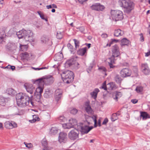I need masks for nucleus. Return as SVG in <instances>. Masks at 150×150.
<instances>
[{
  "label": "nucleus",
  "mask_w": 150,
  "mask_h": 150,
  "mask_svg": "<svg viewBox=\"0 0 150 150\" xmlns=\"http://www.w3.org/2000/svg\"><path fill=\"white\" fill-rule=\"evenodd\" d=\"M16 99L17 105L20 107H22L28 105L31 107L36 106L35 103L25 93H17L16 96Z\"/></svg>",
  "instance_id": "obj_1"
},
{
  "label": "nucleus",
  "mask_w": 150,
  "mask_h": 150,
  "mask_svg": "<svg viewBox=\"0 0 150 150\" xmlns=\"http://www.w3.org/2000/svg\"><path fill=\"white\" fill-rule=\"evenodd\" d=\"M16 35L19 39L24 38L25 41L30 42L34 41L33 38V33L30 30H22L17 32Z\"/></svg>",
  "instance_id": "obj_2"
},
{
  "label": "nucleus",
  "mask_w": 150,
  "mask_h": 150,
  "mask_svg": "<svg viewBox=\"0 0 150 150\" xmlns=\"http://www.w3.org/2000/svg\"><path fill=\"white\" fill-rule=\"evenodd\" d=\"M118 3L120 6L123 8L125 13H129L133 8V3L129 0H119Z\"/></svg>",
  "instance_id": "obj_3"
},
{
  "label": "nucleus",
  "mask_w": 150,
  "mask_h": 150,
  "mask_svg": "<svg viewBox=\"0 0 150 150\" xmlns=\"http://www.w3.org/2000/svg\"><path fill=\"white\" fill-rule=\"evenodd\" d=\"M62 76L64 83L69 84L73 81L74 74L73 72L68 70L64 72Z\"/></svg>",
  "instance_id": "obj_4"
},
{
  "label": "nucleus",
  "mask_w": 150,
  "mask_h": 150,
  "mask_svg": "<svg viewBox=\"0 0 150 150\" xmlns=\"http://www.w3.org/2000/svg\"><path fill=\"white\" fill-rule=\"evenodd\" d=\"M111 17L113 20L117 21L121 20L123 18L122 12L119 10H111Z\"/></svg>",
  "instance_id": "obj_5"
},
{
  "label": "nucleus",
  "mask_w": 150,
  "mask_h": 150,
  "mask_svg": "<svg viewBox=\"0 0 150 150\" xmlns=\"http://www.w3.org/2000/svg\"><path fill=\"white\" fill-rule=\"evenodd\" d=\"M93 128V127H89L88 126H83V124L81 123H79L77 125V129L80 131L82 133H87Z\"/></svg>",
  "instance_id": "obj_6"
},
{
  "label": "nucleus",
  "mask_w": 150,
  "mask_h": 150,
  "mask_svg": "<svg viewBox=\"0 0 150 150\" xmlns=\"http://www.w3.org/2000/svg\"><path fill=\"white\" fill-rule=\"evenodd\" d=\"M79 131L77 129L71 131L68 134L69 138L71 140H75L79 137Z\"/></svg>",
  "instance_id": "obj_7"
},
{
  "label": "nucleus",
  "mask_w": 150,
  "mask_h": 150,
  "mask_svg": "<svg viewBox=\"0 0 150 150\" xmlns=\"http://www.w3.org/2000/svg\"><path fill=\"white\" fill-rule=\"evenodd\" d=\"M54 81V79L51 76L47 77L44 79H40L36 80V81L39 82L40 83L51 84L53 83Z\"/></svg>",
  "instance_id": "obj_8"
},
{
  "label": "nucleus",
  "mask_w": 150,
  "mask_h": 150,
  "mask_svg": "<svg viewBox=\"0 0 150 150\" xmlns=\"http://www.w3.org/2000/svg\"><path fill=\"white\" fill-rule=\"evenodd\" d=\"M111 52L112 55L111 57H113V59H115V57H118L120 54L119 48L117 45L112 46Z\"/></svg>",
  "instance_id": "obj_9"
},
{
  "label": "nucleus",
  "mask_w": 150,
  "mask_h": 150,
  "mask_svg": "<svg viewBox=\"0 0 150 150\" xmlns=\"http://www.w3.org/2000/svg\"><path fill=\"white\" fill-rule=\"evenodd\" d=\"M90 8L92 10L97 11H102L105 8V7L103 5H101L99 3H96L92 5L91 6Z\"/></svg>",
  "instance_id": "obj_10"
},
{
  "label": "nucleus",
  "mask_w": 150,
  "mask_h": 150,
  "mask_svg": "<svg viewBox=\"0 0 150 150\" xmlns=\"http://www.w3.org/2000/svg\"><path fill=\"white\" fill-rule=\"evenodd\" d=\"M5 127L8 129H12L17 127V124L13 121H7L4 123Z\"/></svg>",
  "instance_id": "obj_11"
},
{
  "label": "nucleus",
  "mask_w": 150,
  "mask_h": 150,
  "mask_svg": "<svg viewBox=\"0 0 150 150\" xmlns=\"http://www.w3.org/2000/svg\"><path fill=\"white\" fill-rule=\"evenodd\" d=\"M120 74L122 77H126L131 75V71L128 68H124L121 70Z\"/></svg>",
  "instance_id": "obj_12"
},
{
  "label": "nucleus",
  "mask_w": 150,
  "mask_h": 150,
  "mask_svg": "<svg viewBox=\"0 0 150 150\" xmlns=\"http://www.w3.org/2000/svg\"><path fill=\"white\" fill-rule=\"evenodd\" d=\"M24 86L27 92L31 94L33 93V91L35 90L34 87L32 84L25 83Z\"/></svg>",
  "instance_id": "obj_13"
},
{
  "label": "nucleus",
  "mask_w": 150,
  "mask_h": 150,
  "mask_svg": "<svg viewBox=\"0 0 150 150\" xmlns=\"http://www.w3.org/2000/svg\"><path fill=\"white\" fill-rule=\"evenodd\" d=\"M67 138V134L66 133L62 132L59 133L58 139L60 142H64Z\"/></svg>",
  "instance_id": "obj_14"
},
{
  "label": "nucleus",
  "mask_w": 150,
  "mask_h": 150,
  "mask_svg": "<svg viewBox=\"0 0 150 150\" xmlns=\"http://www.w3.org/2000/svg\"><path fill=\"white\" fill-rule=\"evenodd\" d=\"M62 94V91L60 89L56 90L55 92V99L58 101L61 98Z\"/></svg>",
  "instance_id": "obj_15"
},
{
  "label": "nucleus",
  "mask_w": 150,
  "mask_h": 150,
  "mask_svg": "<svg viewBox=\"0 0 150 150\" xmlns=\"http://www.w3.org/2000/svg\"><path fill=\"white\" fill-rule=\"evenodd\" d=\"M85 109L86 112L89 114H91L93 113L92 109L89 105V103L86 102L85 104Z\"/></svg>",
  "instance_id": "obj_16"
},
{
  "label": "nucleus",
  "mask_w": 150,
  "mask_h": 150,
  "mask_svg": "<svg viewBox=\"0 0 150 150\" xmlns=\"http://www.w3.org/2000/svg\"><path fill=\"white\" fill-rule=\"evenodd\" d=\"M63 58V55L62 52H58L55 54L54 57V59L55 61H60Z\"/></svg>",
  "instance_id": "obj_17"
},
{
  "label": "nucleus",
  "mask_w": 150,
  "mask_h": 150,
  "mask_svg": "<svg viewBox=\"0 0 150 150\" xmlns=\"http://www.w3.org/2000/svg\"><path fill=\"white\" fill-rule=\"evenodd\" d=\"M140 117H142V120H146L147 118H150L149 115L145 112H140Z\"/></svg>",
  "instance_id": "obj_18"
},
{
  "label": "nucleus",
  "mask_w": 150,
  "mask_h": 150,
  "mask_svg": "<svg viewBox=\"0 0 150 150\" xmlns=\"http://www.w3.org/2000/svg\"><path fill=\"white\" fill-rule=\"evenodd\" d=\"M76 58H72L69 60H67L66 62V65H68L69 67L72 66L74 65V64L76 61Z\"/></svg>",
  "instance_id": "obj_19"
},
{
  "label": "nucleus",
  "mask_w": 150,
  "mask_h": 150,
  "mask_svg": "<svg viewBox=\"0 0 150 150\" xmlns=\"http://www.w3.org/2000/svg\"><path fill=\"white\" fill-rule=\"evenodd\" d=\"M123 34V32L119 29L115 30L114 32V35L116 37L121 36Z\"/></svg>",
  "instance_id": "obj_20"
},
{
  "label": "nucleus",
  "mask_w": 150,
  "mask_h": 150,
  "mask_svg": "<svg viewBox=\"0 0 150 150\" xmlns=\"http://www.w3.org/2000/svg\"><path fill=\"white\" fill-rule=\"evenodd\" d=\"M69 122L71 124L72 127L75 128L77 129V125H79V123H77V121L76 119L71 118L69 120Z\"/></svg>",
  "instance_id": "obj_21"
},
{
  "label": "nucleus",
  "mask_w": 150,
  "mask_h": 150,
  "mask_svg": "<svg viewBox=\"0 0 150 150\" xmlns=\"http://www.w3.org/2000/svg\"><path fill=\"white\" fill-rule=\"evenodd\" d=\"M87 48L86 47H84L79 49L77 52L78 54L81 56H83L86 53Z\"/></svg>",
  "instance_id": "obj_22"
},
{
  "label": "nucleus",
  "mask_w": 150,
  "mask_h": 150,
  "mask_svg": "<svg viewBox=\"0 0 150 150\" xmlns=\"http://www.w3.org/2000/svg\"><path fill=\"white\" fill-rule=\"evenodd\" d=\"M115 59H113V57H111L108 58V62L110 68H113L115 67L112 64L115 63Z\"/></svg>",
  "instance_id": "obj_23"
},
{
  "label": "nucleus",
  "mask_w": 150,
  "mask_h": 150,
  "mask_svg": "<svg viewBox=\"0 0 150 150\" xmlns=\"http://www.w3.org/2000/svg\"><path fill=\"white\" fill-rule=\"evenodd\" d=\"M99 91V90L97 88L95 89L92 92L90 93L91 97L96 99L97 98V94Z\"/></svg>",
  "instance_id": "obj_24"
},
{
  "label": "nucleus",
  "mask_w": 150,
  "mask_h": 150,
  "mask_svg": "<svg viewBox=\"0 0 150 150\" xmlns=\"http://www.w3.org/2000/svg\"><path fill=\"white\" fill-rule=\"evenodd\" d=\"M8 100V98H5L1 96L0 97V105L2 106H5L6 103Z\"/></svg>",
  "instance_id": "obj_25"
},
{
  "label": "nucleus",
  "mask_w": 150,
  "mask_h": 150,
  "mask_svg": "<svg viewBox=\"0 0 150 150\" xmlns=\"http://www.w3.org/2000/svg\"><path fill=\"white\" fill-rule=\"evenodd\" d=\"M42 145L44 147L43 149L44 150H50L52 149L51 147H48L47 145V143L46 141H42Z\"/></svg>",
  "instance_id": "obj_26"
},
{
  "label": "nucleus",
  "mask_w": 150,
  "mask_h": 150,
  "mask_svg": "<svg viewBox=\"0 0 150 150\" xmlns=\"http://www.w3.org/2000/svg\"><path fill=\"white\" fill-rule=\"evenodd\" d=\"M129 41L126 38H124L121 40V46L127 45L129 43Z\"/></svg>",
  "instance_id": "obj_27"
},
{
  "label": "nucleus",
  "mask_w": 150,
  "mask_h": 150,
  "mask_svg": "<svg viewBox=\"0 0 150 150\" xmlns=\"http://www.w3.org/2000/svg\"><path fill=\"white\" fill-rule=\"evenodd\" d=\"M115 79L116 83L120 84L122 80L121 77L119 75L117 74L115 77Z\"/></svg>",
  "instance_id": "obj_28"
},
{
  "label": "nucleus",
  "mask_w": 150,
  "mask_h": 150,
  "mask_svg": "<svg viewBox=\"0 0 150 150\" xmlns=\"http://www.w3.org/2000/svg\"><path fill=\"white\" fill-rule=\"evenodd\" d=\"M98 69L100 72L103 74H104L105 76L107 75L106 73L107 69L104 67L103 66L100 67H99Z\"/></svg>",
  "instance_id": "obj_29"
},
{
  "label": "nucleus",
  "mask_w": 150,
  "mask_h": 150,
  "mask_svg": "<svg viewBox=\"0 0 150 150\" xmlns=\"http://www.w3.org/2000/svg\"><path fill=\"white\" fill-rule=\"evenodd\" d=\"M122 96V93L121 92H117L116 93L115 96H113V98L114 100L117 101L118 98L121 97Z\"/></svg>",
  "instance_id": "obj_30"
},
{
  "label": "nucleus",
  "mask_w": 150,
  "mask_h": 150,
  "mask_svg": "<svg viewBox=\"0 0 150 150\" xmlns=\"http://www.w3.org/2000/svg\"><path fill=\"white\" fill-rule=\"evenodd\" d=\"M58 129L56 127H52L50 131V133L52 135H55L57 133Z\"/></svg>",
  "instance_id": "obj_31"
},
{
  "label": "nucleus",
  "mask_w": 150,
  "mask_h": 150,
  "mask_svg": "<svg viewBox=\"0 0 150 150\" xmlns=\"http://www.w3.org/2000/svg\"><path fill=\"white\" fill-rule=\"evenodd\" d=\"M49 39L48 36L43 35L41 38V41L42 43H46L47 42Z\"/></svg>",
  "instance_id": "obj_32"
},
{
  "label": "nucleus",
  "mask_w": 150,
  "mask_h": 150,
  "mask_svg": "<svg viewBox=\"0 0 150 150\" xmlns=\"http://www.w3.org/2000/svg\"><path fill=\"white\" fill-rule=\"evenodd\" d=\"M52 93L49 90H47L45 93L44 94V96L46 98L50 97Z\"/></svg>",
  "instance_id": "obj_33"
},
{
  "label": "nucleus",
  "mask_w": 150,
  "mask_h": 150,
  "mask_svg": "<svg viewBox=\"0 0 150 150\" xmlns=\"http://www.w3.org/2000/svg\"><path fill=\"white\" fill-rule=\"evenodd\" d=\"M63 127L65 129H70L73 127L72 125L71 124H70L69 122L67 123L64 124L62 125Z\"/></svg>",
  "instance_id": "obj_34"
},
{
  "label": "nucleus",
  "mask_w": 150,
  "mask_h": 150,
  "mask_svg": "<svg viewBox=\"0 0 150 150\" xmlns=\"http://www.w3.org/2000/svg\"><path fill=\"white\" fill-rule=\"evenodd\" d=\"M8 93L10 95H13L15 93V91L12 88H8L7 90Z\"/></svg>",
  "instance_id": "obj_35"
},
{
  "label": "nucleus",
  "mask_w": 150,
  "mask_h": 150,
  "mask_svg": "<svg viewBox=\"0 0 150 150\" xmlns=\"http://www.w3.org/2000/svg\"><path fill=\"white\" fill-rule=\"evenodd\" d=\"M118 117H117V113L113 114L111 118V120L112 121H114L117 119Z\"/></svg>",
  "instance_id": "obj_36"
},
{
  "label": "nucleus",
  "mask_w": 150,
  "mask_h": 150,
  "mask_svg": "<svg viewBox=\"0 0 150 150\" xmlns=\"http://www.w3.org/2000/svg\"><path fill=\"white\" fill-rule=\"evenodd\" d=\"M37 13L42 19L45 20L46 21H47V19H46L44 18V14L42 13L40 11H38Z\"/></svg>",
  "instance_id": "obj_37"
},
{
  "label": "nucleus",
  "mask_w": 150,
  "mask_h": 150,
  "mask_svg": "<svg viewBox=\"0 0 150 150\" xmlns=\"http://www.w3.org/2000/svg\"><path fill=\"white\" fill-rule=\"evenodd\" d=\"M70 111L71 113L75 115L77 113L78 110L75 108H72L70 109Z\"/></svg>",
  "instance_id": "obj_38"
},
{
  "label": "nucleus",
  "mask_w": 150,
  "mask_h": 150,
  "mask_svg": "<svg viewBox=\"0 0 150 150\" xmlns=\"http://www.w3.org/2000/svg\"><path fill=\"white\" fill-rule=\"evenodd\" d=\"M33 119L32 120H30L29 121L32 123H33L35 122L36 120H38V119H39V117H37L36 115H34L33 116Z\"/></svg>",
  "instance_id": "obj_39"
},
{
  "label": "nucleus",
  "mask_w": 150,
  "mask_h": 150,
  "mask_svg": "<svg viewBox=\"0 0 150 150\" xmlns=\"http://www.w3.org/2000/svg\"><path fill=\"white\" fill-rule=\"evenodd\" d=\"M37 92L41 94L43 92V88L41 86H39L36 89Z\"/></svg>",
  "instance_id": "obj_40"
},
{
  "label": "nucleus",
  "mask_w": 150,
  "mask_h": 150,
  "mask_svg": "<svg viewBox=\"0 0 150 150\" xmlns=\"http://www.w3.org/2000/svg\"><path fill=\"white\" fill-rule=\"evenodd\" d=\"M143 90V88L142 87L140 86H137L135 90L137 93H140Z\"/></svg>",
  "instance_id": "obj_41"
},
{
  "label": "nucleus",
  "mask_w": 150,
  "mask_h": 150,
  "mask_svg": "<svg viewBox=\"0 0 150 150\" xmlns=\"http://www.w3.org/2000/svg\"><path fill=\"white\" fill-rule=\"evenodd\" d=\"M58 120L59 122H65L66 119L64 116H61L59 118Z\"/></svg>",
  "instance_id": "obj_42"
},
{
  "label": "nucleus",
  "mask_w": 150,
  "mask_h": 150,
  "mask_svg": "<svg viewBox=\"0 0 150 150\" xmlns=\"http://www.w3.org/2000/svg\"><path fill=\"white\" fill-rule=\"evenodd\" d=\"M73 67L76 69H77L80 67V66L79 63L76 60L74 65L73 66Z\"/></svg>",
  "instance_id": "obj_43"
},
{
  "label": "nucleus",
  "mask_w": 150,
  "mask_h": 150,
  "mask_svg": "<svg viewBox=\"0 0 150 150\" xmlns=\"http://www.w3.org/2000/svg\"><path fill=\"white\" fill-rule=\"evenodd\" d=\"M63 37V33L60 32L58 31L57 33V39H60L62 38Z\"/></svg>",
  "instance_id": "obj_44"
},
{
  "label": "nucleus",
  "mask_w": 150,
  "mask_h": 150,
  "mask_svg": "<svg viewBox=\"0 0 150 150\" xmlns=\"http://www.w3.org/2000/svg\"><path fill=\"white\" fill-rule=\"evenodd\" d=\"M149 68L148 65L146 64H142V71L146 69H148Z\"/></svg>",
  "instance_id": "obj_45"
},
{
  "label": "nucleus",
  "mask_w": 150,
  "mask_h": 150,
  "mask_svg": "<svg viewBox=\"0 0 150 150\" xmlns=\"http://www.w3.org/2000/svg\"><path fill=\"white\" fill-rule=\"evenodd\" d=\"M73 40L74 42L75 47L76 48L79 47V44L80 43L79 41L76 40V39H74Z\"/></svg>",
  "instance_id": "obj_46"
},
{
  "label": "nucleus",
  "mask_w": 150,
  "mask_h": 150,
  "mask_svg": "<svg viewBox=\"0 0 150 150\" xmlns=\"http://www.w3.org/2000/svg\"><path fill=\"white\" fill-rule=\"evenodd\" d=\"M24 144L25 145V146L28 149H30L33 147V145L31 143H28L25 142H24Z\"/></svg>",
  "instance_id": "obj_47"
},
{
  "label": "nucleus",
  "mask_w": 150,
  "mask_h": 150,
  "mask_svg": "<svg viewBox=\"0 0 150 150\" xmlns=\"http://www.w3.org/2000/svg\"><path fill=\"white\" fill-rule=\"evenodd\" d=\"M142 72L145 75H149L150 74V71L149 68L142 71Z\"/></svg>",
  "instance_id": "obj_48"
},
{
  "label": "nucleus",
  "mask_w": 150,
  "mask_h": 150,
  "mask_svg": "<svg viewBox=\"0 0 150 150\" xmlns=\"http://www.w3.org/2000/svg\"><path fill=\"white\" fill-rule=\"evenodd\" d=\"M67 47L68 48L70 49V51L71 52H72L73 50V47L72 46L70 43H68L67 44Z\"/></svg>",
  "instance_id": "obj_49"
},
{
  "label": "nucleus",
  "mask_w": 150,
  "mask_h": 150,
  "mask_svg": "<svg viewBox=\"0 0 150 150\" xmlns=\"http://www.w3.org/2000/svg\"><path fill=\"white\" fill-rule=\"evenodd\" d=\"M108 85L110 86V90H112L115 88V85L113 83H110L108 84Z\"/></svg>",
  "instance_id": "obj_50"
},
{
  "label": "nucleus",
  "mask_w": 150,
  "mask_h": 150,
  "mask_svg": "<svg viewBox=\"0 0 150 150\" xmlns=\"http://www.w3.org/2000/svg\"><path fill=\"white\" fill-rule=\"evenodd\" d=\"M92 119L93 120V121L94 122V126L95 127H96L97 126V125H96V117L95 116H93L92 117Z\"/></svg>",
  "instance_id": "obj_51"
},
{
  "label": "nucleus",
  "mask_w": 150,
  "mask_h": 150,
  "mask_svg": "<svg viewBox=\"0 0 150 150\" xmlns=\"http://www.w3.org/2000/svg\"><path fill=\"white\" fill-rule=\"evenodd\" d=\"M32 69H33L35 70H39L41 69H47V67H42L40 68H36L35 67H33Z\"/></svg>",
  "instance_id": "obj_52"
},
{
  "label": "nucleus",
  "mask_w": 150,
  "mask_h": 150,
  "mask_svg": "<svg viewBox=\"0 0 150 150\" xmlns=\"http://www.w3.org/2000/svg\"><path fill=\"white\" fill-rule=\"evenodd\" d=\"M139 35L140 36V41L142 42H143L144 40L142 33H141Z\"/></svg>",
  "instance_id": "obj_53"
},
{
  "label": "nucleus",
  "mask_w": 150,
  "mask_h": 150,
  "mask_svg": "<svg viewBox=\"0 0 150 150\" xmlns=\"http://www.w3.org/2000/svg\"><path fill=\"white\" fill-rule=\"evenodd\" d=\"M101 88L105 90H107V88L106 87L105 81L103 83V85L101 87Z\"/></svg>",
  "instance_id": "obj_54"
},
{
  "label": "nucleus",
  "mask_w": 150,
  "mask_h": 150,
  "mask_svg": "<svg viewBox=\"0 0 150 150\" xmlns=\"http://www.w3.org/2000/svg\"><path fill=\"white\" fill-rule=\"evenodd\" d=\"M108 122V120L107 118H105L102 123L103 125H105Z\"/></svg>",
  "instance_id": "obj_55"
},
{
  "label": "nucleus",
  "mask_w": 150,
  "mask_h": 150,
  "mask_svg": "<svg viewBox=\"0 0 150 150\" xmlns=\"http://www.w3.org/2000/svg\"><path fill=\"white\" fill-rule=\"evenodd\" d=\"M101 37L103 38H106L108 37V35L106 33H103L101 35Z\"/></svg>",
  "instance_id": "obj_56"
},
{
  "label": "nucleus",
  "mask_w": 150,
  "mask_h": 150,
  "mask_svg": "<svg viewBox=\"0 0 150 150\" xmlns=\"http://www.w3.org/2000/svg\"><path fill=\"white\" fill-rule=\"evenodd\" d=\"M9 67L10 68V69L12 70L13 71L14 70H15V67L14 66H11L10 65H8V67Z\"/></svg>",
  "instance_id": "obj_57"
},
{
  "label": "nucleus",
  "mask_w": 150,
  "mask_h": 150,
  "mask_svg": "<svg viewBox=\"0 0 150 150\" xmlns=\"http://www.w3.org/2000/svg\"><path fill=\"white\" fill-rule=\"evenodd\" d=\"M131 102L133 104H135L138 102V100L136 99H133L131 100Z\"/></svg>",
  "instance_id": "obj_58"
},
{
  "label": "nucleus",
  "mask_w": 150,
  "mask_h": 150,
  "mask_svg": "<svg viewBox=\"0 0 150 150\" xmlns=\"http://www.w3.org/2000/svg\"><path fill=\"white\" fill-rule=\"evenodd\" d=\"M23 55L25 56V57H28L29 56L27 52H25L23 54Z\"/></svg>",
  "instance_id": "obj_59"
},
{
  "label": "nucleus",
  "mask_w": 150,
  "mask_h": 150,
  "mask_svg": "<svg viewBox=\"0 0 150 150\" xmlns=\"http://www.w3.org/2000/svg\"><path fill=\"white\" fill-rule=\"evenodd\" d=\"M113 42L111 40L109 44H107L106 45L107 46H109L110 47L111 45L112 44Z\"/></svg>",
  "instance_id": "obj_60"
},
{
  "label": "nucleus",
  "mask_w": 150,
  "mask_h": 150,
  "mask_svg": "<svg viewBox=\"0 0 150 150\" xmlns=\"http://www.w3.org/2000/svg\"><path fill=\"white\" fill-rule=\"evenodd\" d=\"M52 7L53 8H57V6L55 4H52Z\"/></svg>",
  "instance_id": "obj_61"
},
{
  "label": "nucleus",
  "mask_w": 150,
  "mask_h": 150,
  "mask_svg": "<svg viewBox=\"0 0 150 150\" xmlns=\"http://www.w3.org/2000/svg\"><path fill=\"white\" fill-rule=\"evenodd\" d=\"M46 8L48 9L51 8H52V5H47L46 6Z\"/></svg>",
  "instance_id": "obj_62"
},
{
  "label": "nucleus",
  "mask_w": 150,
  "mask_h": 150,
  "mask_svg": "<svg viewBox=\"0 0 150 150\" xmlns=\"http://www.w3.org/2000/svg\"><path fill=\"white\" fill-rule=\"evenodd\" d=\"M86 45L88 47V48H90V47L91 45V44H90V43L88 44V43H87V44H86Z\"/></svg>",
  "instance_id": "obj_63"
},
{
  "label": "nucleus",
  "mask_w": 150,
  "mask_h": 150,
  "mask_svg": "<svg viewBox=\"0 0 150 150\" xmlns=\"http://www.w3.org/2000/svg\"><path fill=\"white\" fill-rule=\"evenodd\" d=\"M150 55V53H149V52H147L145 54V56L146 57H148Z\"/></svg>",
  "instance_id": "obj_64"
}]
</instances>
